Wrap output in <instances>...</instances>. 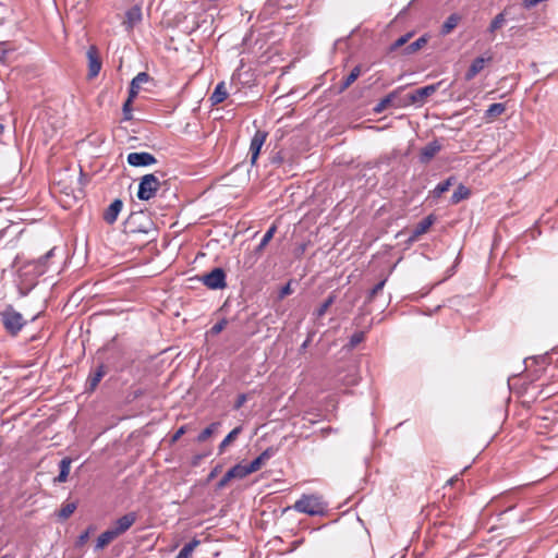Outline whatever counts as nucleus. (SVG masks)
I'll return each instance as SVG.
<instances>
[{"instance_id": "14", "label": "nucleus", "mask_w": 558, "mask_h": 558, "mask_svg": "<svg viewBox=\"0 0 558 558\" xmlns=\"http://www.w3.org/2000/svg\"><path fill=\"white\" fill-rule=\"evenodd\" d=\"M123 203L120 198L114 199L104 213V220L112 225L117 221V218L122 210Z\"/></svg>"}, {"instance_id": "42", "label": "nucleus", "mask_w": 558, "mask_h": 558, "mask_svg": "<svg viewBox=\"0 0 558 558\" xmlns=\"http://www.w3.org/2000/svg\"><path fill=\"white\" fill-rule=\"evenodd\" d=\"M233 480L229 472H227L221 480L217 483V489H222L228 483Z\"/></svg>"}, {"instance_id": "28", "label": "nucleus", "mask_w": 558, "mask_h": 558, "mask_svg": "<svg viewBox=\"0 0 558 558\" xmlns=\"http://www.w3.org/2000/svg\"><path fill=\"white\" fill-rule=\"evenodd\" d=\"M454 180L453 177L448 178L447 180L438 183L435 189L432 191L433 196L435 198L440 197L445 192H447L450 186L452 185V181Z\"/></svg>"}, {"instance_id": "46", "label": "nucleus", "mask_w": 558, "mask_h": 558, "mask_svg": "<svg viewBox=\"0 0 558 558\" xmlns=\"http://www.w3.org/2000/svg\"><path fill=\"white\" fill-rule=\"evenodd\" d=\"M88 537H89V531L87 530V531L83 532V533L78 536L77 542H76V545H77V546H82V545H84V544L87 542Z\"/></svg>"}, {"instance_id": "27", "label": "nucleus", "mask_w": 558, "mask_h": 558, "mask_svg": "<svg viewBox=\"0 0 558 558\" xmlns=\"http://www.w3.org/2000/svg\"><path fill=\"white\" fill-rule=\"evenodd\" d=\"M242 432V427L241 426H238L235 428H233L225 438L219 444L218 446V450H219V453L221 454L225 449L227 448V446H229L234 439H236V437L240 435V433Z\"/></svg>"}, {"instance_id": "13", "label": "nucleus", "mask_w": 558, "mask_h": 558, "mask_svg": "<svg viewBox=\"0 0 558 558\" xmlns=\"http://www.w3.org/2000/svg\"><path fill=\"white\" fill-rule=\"evenodd\" d=\"M441 149L440 143L435 140L429 142L421 149L420 161L422 163H428Z\"/></svg>"}, {"instance_id": "6", "label": "nucleus", "mask_w": 558, "mask_h": 558, "mask_svg": "<svg viewBox=\"0 0 558 558\" xmlns=\"http://www.w3.org/2000/svg\"><path fill=\"white\" fill-rule=\"evenodd\" d=\"M126 160L132 167H147L157 162L155 156L147 151L130 153Z\"/></svg>"}, {"instance_id": "31", "label": "nucleus", "mask_w": 558, "mask_h": 558, "mask_svg": "<svg viewBox=\"0 0 558 558\" xmlns=\"http://www.w3.org/2000/svg\"><path fill=\"white\" fill-rule=\"evenodd\" d=\"M199 545V541L196 538H193L191 542L186 543L180 553L178 554V558H190L193 550Z\"/></svg>"}, {"instance_id": "22", "label": "nucleus", "mask_w": 558, "mask_h": 558, "mask_svg": "<svg viewBox=\"0 0 558 558\" xmlns=\"http://www.w3.org/2000/svg\"><path fill=\"white\" fill-rule=\"evenodd\" d=\"M227 97H228V92L226 89L225 83L220 82L215 87V90L211 94L209 99L211 101V105H218V104H221L222 101H225L227 99Z\"/></svg>"}, {"instance_id": "7", "label": "nucleus", "mask_w": 558, "mask_h": 558, "mask_svg": "<svg viewBox=\"0 0 558 558\" xmlns=\"http://www.w3.org/2000/svg\"><path fill=\"white\" fill-rule=\"evenodd\" d=\"M267 133L264 131H256L254 136L251 140L250 144V155H251V165H255L257 158L259 156L260 149L266 141Z\"/></svg>"}, {"instance_id": "25", "label": "nucleus", "mask_w": 558, "mask_h": 558, "mask_svg": "<svg viewBox=\"0 0 558 558\" xmlns=\"http://www.w3.org/2000/svg\"><path fill=\"white\" fill-rule=\"evenodd\" d=\"M471 195V191L463 184H460L451 195V203L459 204L460 202L468 199Z\"/></svg>"}, {"instance_id": "48", "label": "nucleus", "mask_w": 558, "mask_h": 558, "mask_svg": "<svg viewBox=\"0 0 558 558\" xmlns=\"http://www.w3.org/2000/svg\"><path fill=\"white\" fill-rule=\"evenodd\" d=\"M291 293V288H290V283H287L286 286H283L279 292V298H284L286 295L290 294Z\"/></svg>"}, {"instance_id": "41", "label": "nucleus", "mask_w": 558, "mask_h": 558, "mask_svg": "<svg viewBox=\"0 0 558 558\" xmlns=\"http://www.w3.org/2000/svg\"><path fill=\"white\" fill-rule=\"evenodd\" d=\"M228 325V319L227 318H222L220 319L219 322H217L211 328H210V333L211 335H218L225 328L226 326Z\"/></svg>"}, {"instance_id": "17", "label": "nucleus", "mask_w": 558, "mask_h": 558, "mask_svg": "<svg viewBox=\"0 0 558 558\" xmlns=\"http://www.w3.org/2000/svg\"><path fill=\"white\" fill-rule=\"evenodd\" d=\"M149 75L146 72H140L130 84L129 96L131 98H135L141 89L142 84L147 83L149 81Z\"/></svg>"}, {"instance_id": "43", "label": "nucleus", "mask_w": 558, "mask_h": 558, "mask_svg": "<svg viewBox=\"0 0 558 558\" xmlns=\"http://www.w3.org/2000/svg\"><path fill=\"white\" fill-rule=\"evenodd\" d=\"M186 432V426H181L171 437L170 442L174 444L178 441Z\"/></svg>"}, {"instance_id": "20", "label": "nucleus", "mask_w": 558, "mask_h": 558, "mask_svg": "<svg viewBox=\"0 0 558 558\" xmlns=\"http://www.w3.org/2000/svg\"><path fill=\"white\" fill-rule=\"evenodd\" d=\"M461 16L457 13L450 14L447 20L444 22L440 28V34L442 36L449 35L459 24Z\"/></svg>"}, {"instance_id": "19", "label": "nucleus", "mask_w": 558, "mask_h": 558, "mask_svg": "<svg viewBox=\"0 0 558 558\" xmlns=\"http://www.w3.org/2000/svg\"><path fill=\"white\" fill-rule=\"evenodd\" d=\"M118 538V536L113 533V531L108 527L105 532H102L96 541L95 549L99 550L109 545L112 541Z\"/></svg>"}, {"instance_id": "16", "label": "nucleus", "mask_w": 558, "mask_h": 558, "mask_svg": "<svg viewBox=\"0 0 558 558\" xmlns=\"http://www.w3.org/2000/svg\"><path fill=\"white\" fill-rule=\"evenodd\" d=\"M277 452V449L274 448V447H268L267 449H265L257 458H255L248 465H250V470L254 473L256 471H258L262 465L267 461L269 460L270 458H272Z\"/></svg>"}, {"instance_id": "4", "label": "nucleus", "mask_w": 558, "mask_h": 558, "mask_svg": "<svg viewBox=\"0 0 558 558\" xmlns=\"http://www.w3.org/2000/svg\"><path fill=\"white\" fill-rule=\"evenodd\" d=\"M226 272L222 268H214L208 274H205L201 277V281L211 290H220L226 288Z\"/></svg>"}, {"instance_id": "45", "label": "nucleus", "mask_w": 558, "mask_h": 558, "mask_svg": "<svg viewBox=\"0 0 558 558\" xmlns=\"http://www.w3.org/2000/svg\"><path fill=\"white\" fill-rule=\"evenodd\" d=\"M208 456V453H198V454H195L192 460H191V464L192 466H198L201 461L206 458Z\"/></svg>"}, {"instance_id": "9", "label": "nucleus", "mask_w": 558, "mask_h": 558, "mask_svg": "<svg viewBox=\"0 0 558 558\" xmlns=\"http://www.w3.org/2000/svg\"><path fill=\"white\" fill-rule=\"evenodd\" d=\"M88 59V77H96L101 69V60L98 56V50L96 46H90L86 52Z\"/></svg>"}, {"instance_id": "32", "label": "nucleus", "mask_w": 558, "mask_h": 558, "mask_svg": "<svg viewBox=\"0 0 558 558\" xmlns=\"http://www.w3.org/2000/svg\"><path fill=\"white\" fill-rule=\"evenodd\" d=\"M427 44V38L425 36H421L415 41L408 45L404 49L405 54H412L423 48Z\"/></svg>"}, {"instance_id": "2", "label": "nucleus", "mask_w": 558, "mask_h": 558, "mask_svg": "<svg viewBox=\"0 0 558 558\" xmlns=\"http://www.w3.org/2000/svg\"><path fill=\"white\" fill-rule=\"evenodd\" d=\"M1 320L5 330L13 336L17 335L26 324L23 315L11 305L1 313Z\"/></svg>"}, {"instance_id": "23", "label": "nucleus", "mask_w": 558, "mask_h": 558, "mask_svg": "<svg viewBox=\"0 0 558 558\" xmlns=\"http://www.w3.org/2000/svg\"><path fill=\"white\" fill-rule=\"evenodd\" d=\"M72 460L69 457L63 458L59 463V474L56 478L59 483H64L68 480Z\"/></svg>"}, {"instance_id": "51", "label": "nucleus", "mask_w": 558, "mask_h": 558, "mask_svg": "<svg viewBox=\"0 0 558 558\" xmlns=\"http://www.w3.org/2000/svg\"><path fill=\"white\" fill-rule=\"evenodd\" d=\"M0 558H15V555H13V554H5V555L1 556Z\"/></svg>"}, {"instance_id": "38", "label": "nucleus", "mask_w": 558, "mask_h": 558, "mask_svg": "<svg viewBox=\"0 0 558 558\" xmlns=\"http://www.w3.org/2000/svg\"><path fill=\"white\" fill-rule=\"evenodd\" d=\"M411 36H412V33H408V34L399 37L393 44L390 45L389 51H395L398 48L404 46L409 41Z\"/></svg>"}, {"instance_id": "36", "label": "nucleus", "mask_w": 558, "mask_h": 558, "mask_svg": "<svg viewBox=\"0 0 558 558\" xmlns=\"http://www.w3.org/2000/svg\"><path fill=\"white\" fill-rule=\"evenodd\" d=\"M133 99L134 98H131L130 96L128 97V99L124 101L123 106H122V111H123V120L124 121H130L132 120L133 116H132V102H133Z\"/></svg>"}, {"instance_id": "37", "label": "nucleus", "mask_w": 558, "mask_h": 558, "mask_svg": "<svg viewBox=\"0 0 558 558\" xmlns=\"http://www.w3.org/2000/svg\"><path fill=\"white\" fill-rule=\"evenodd\" d=\"M76 509V505L73 502H69L60 509L58 515L60 519H68Z\"/></svg>"}, {"instance_id": "1", "label": "nucleus", "mask_w": 558, "mask_h": 558, "mask_svg": "<svg viewBox=\"0 0 558 558\" xmlns=\"http://www.w3.org/2000/svg\"><path fill=\"white\" fill-rule=\"evenodd\" d=\"M326 508L327 505L317 495H302L293 505L295 511L308 515H323L326 512Z\"/></svg>"}, {"instance_id": "35", "label": "nucleus", "mask_w": 558, "mask_h": 558, "mask_svg": "<svg viewBox=\"0 0 558 558\" xmlns=\"http://www.w3.org/2000/svg\"><path fill=\"white\" fill-rule=\"evenodd\" d=\"M277 230V227L275 225H272L266 232L265 234L263 235L258 246H257V251L260 252L263 251L267 244L269 243V241L274 238V234Z\"/></svg>"}, {"instance_id": "33", "label": "nucleus", "mask_w": 558, "mask_h": 558, "mask_svg": "<svg viewBox=\"0 0 558 558\" xmlns=\"http://www.w3.org/2000/svg\"><path fill=\"white\" fill-rule=\"evenodd\" d=\"M336 295L331 293L328 295V298L319 305V307L316 310L315 315L317 318L323 317L328 308L335 303Z\"/></svg>"}, {"instance_id": "15", "label": "nucleus", "mask_w": 558, "mask_h": 558, "mask_svg": "<svg viewBox=\"0 0 558 558\" xmlns=\"http://www.w3.org/2000/svg\"><path fill=\"white\" fill-rule=\"evenodd\" d=\"M141 21L142 9L138 5H134L125 12V20L123 21V24L125 25L126 29H132Z\"/></svg>"}, {"instance_id": "47", "label": "nucleus", "mask_w": 558, "mask_h": 558, "mask_svg": "<svg viewBox=\"0 0 558 558\" xmlns=\"http://www.w3.org/2000/svg\"><path fill=\"white\" fill-rule=\"evenodd\" d=\"M542 0H523V7L525 9H531L533 7H535L536 4H538Z\"/></svg>"}, {"instance_id": "50", "label": "nucleus", "mask_w": 558, "mask_h": 558, "mask_svg": "<svg viewBox=\"0 0 558 558\" xmlns=\"http://www.w3.org/2000/svg\"><path fill=\"white\" fill-rule=\"evenodd\" d=\"M310 341H311V339H310V338H307V339L302 343V345H301V350H305V349L307 348V345H308Z\"/></svg>"}, {"instance_id": "3", "label": "nucleus", "mask_w": 558, "mask_h": 558, "mask_svg": "<svg viewBox=\"0 0 558 558\" xmlns=\"http://www.w3.org/2000/svg\"><path fill=\"white\" fill-rule=\"evenodd\" d=\"M160 180L155 173H148L141 178L137 191V197L141 201L153 198L160 187Z\"/></svg>"}, {"instance_id": "8", "label": "nucleus", "mask_w": 558, "mask_h": 558, "mask_svg": "<svg viewBox=\"0 0 558 558\" xmlns=\"http://www.w3.org/2000/svg\"><path fill=\"white\" fill-rule=\"evenodd\" d=\"M54 247L37 259L28 262L24 267H31L34 276H41L47 271V262L53 256Z\"/></svg>"}, {"instance_id": "21", "label": "nucleus", "mask_w": 558, "mask_h": 558, "mask_svg": "<svg viewBox=\"0 0 558 558\" xmlns=\"http://www.w3.org/2000/svg\"><path fill=\"white\" fill-rule=\"evenodd\" d=\"M506 111V105L501 102L492 104L484 113V119L493 121Z\"/></svg>"}, {"instance_id": "52", "label": "nucleus", "mask_w": 558, "mask_h": 558, "mask_svg": "<svg viewBox=\"0 0 558 558\" xmlns=\"http://www.w3.org/2000/svg\"><path fill=\"white\" fill-rule=\"evenodd\" d=\"M7 230L5 229H2L0 230V239L3 238V235L5 234Z\"/></svg>"}, {"instance_id": "34", "label": "nucleus", "mask_w": 558, "mask_h": 558, "mask_svg": "<svg viewBox=\"0 0 558 558\" xmlns=\"http://www.w3.org/2000/svg\"><path fill=\"white\" fill-rule=\"evenodd\" d=\"M396 94L397 92H392L390 94H388L387 96H385L375 107H374V111L376 113H380L383 112L393 100V98L396 97Z\"/></svg>"}, {"instance_id": "10", "label": "nucleus", "mask_w": 558, "mask_h": 558, "mask_svg": "<svg viewBox=\"0 0 558 558\" xmlns=\"http://www.w3.org/2000/svg\"><path fill=\"white\" fill-rule=\"evenodd\" d=\"M440 83L426 85L424 87L415 89L409 95V101L411 104H423L425 98L432 96L439 87Z\"/></svg>"}, {"instance_id": "49", "label": "nucleus", "mask_w": 558, "mask_h": 558, "mask_svg": "<svg viewBox=\"0 0 558 558\" xmlns=\"http://www.w3.org/2000/svg\"><path fill=\"white\" fill-rule=\"evenodd\" d=\"M219 472V466H216L209 474H208V481H211L216 475L217 473Z\"/></svg>"}, {"instance_id": "39", "label": "nucleus", "mask_w": 558, "mask_h": 558, "mask_svg": "<svg viewBox=\"0 0 558 558\" xmlns=\"http://www.w3.org/2000/svg\"><path fill=\"white\" fill-rule=\"evenodd\" d=\"M365 339V332L364 331H356L354 332L349 340V347L351 349L355 348L357 344H360Z\"/></svg>"}, {"instance_id": "29", "label": "nucleus", "mask_w": 558, "mask_h": 558, "mask_svg": "<svg viewBox=\"0 0 558 558\" xmlns=\"http://www.w3.org/2000/svg\"><path fill=\"white\" fill-rule=\"evenodd\" d=\"M507 9L498 13L489 24L488 32L494 33L506 23Z\"/></svg>"}, {"instance_id": "18", "label": "nucleus", "mask_w": 558, "mask_h": 558, "mask_svg": "<svg viewBox=\"0 0 558 558\" xmlns=\"http://www.w3.org/2000/svg\"><path fill=\"white\" fill-rule=\"evenodd\" d=\"M106 375V367L104 364H99L97 368L89 374L86 385L88 390L94 391L102 377Z\"/></svg>"}, {"instance_id": "40", "label": "nucleus", "mask_w": 558, "mask_h": 558, "mask_svg": "<svg viewBox=\"0 0 558 558\" xmlns=\"http://www.w3.org/2000/svg\"><path fill=\"white\" fill-rule=\"evenodd\" d=\"M387 282V277L380 280L377 284L374 286V288L369 291L367 295V300L371 302L375 298V295L383 290Z\"/></svg>"}, {"instance_id": "24", "label": "nucleus", "mask_w": 558, "mask_h": 558, "mask_svg": "<svg viewBox=\"0 0 558 558\" xmlns=\"http://www.w3.org/2000/svg\"><path fill=\"white\" fill-rule=\"evenodd\" d=\"M361 73H362L361 65L354 66L351 70V72L341 82L340 90L343 92L348 87H350L357 80V77L361 75Z\"/></svg>"}, {"instance_id": "44", "label": "nucleus", "mask_w": 558, "mask_h": 558, "mask_svg": "<svg viewBox=\"0 0 558 558\" xmlns=\"http://www.w3.org/2000/svg\"><path fill=\"white\" fill-rule=\"evenodd\" d=\"M246 400H247V397L245 393L239 395L236 398V401L234 403V409L239 410L240 408H242L244 405V403L246 402Z\"/></svg>"}, {"instance_id": "5", "label": "nucleus", "mask_w": 558, "mask_h": 558, "mask_svg": "<svg viewBox=\"0 0 558 558\" xmlns=\"http://www.w3.org/2000/svg\"><path fill=\"white\" fill-rule=\"evenodd\" d=\"M137 518L138 515L135 511L128 512L124 515L118 518L109 527L119 537L136 522Z\"/></svg>"}, {"instance_id": "26", "label": "nucleus", "mask_w": 558, "mask_h": 558, "mask_svg": "<svg viewBox=\"0 0 558 558\" xmlns=\"http://www.w3.org/2000/svg\"><path fill=\"white\" fill-rule=\"evenodd\" d=\"M232 478H239L242 480L246 477L247 475L252 474L253 472L250 470V465H243L241 463L235 464L232 466L229 471Z\"/></svg>"}, {"instance_id": "11", "label": "nucleus", "mask_w": 558, "mask_h": 558, "mask_svg": "<svg viewBox=\"0 0 558 558\" xmlns=\"http://www.w3.org/2000/svg\"><path fill=\"white\" fill-rule=\"evenodd\" d=\"M492 59H493L492 56L475 58L472 61L468 71L465 72V75H464L465 81L473 80L484 69L485 64L487 62L492 61Z\"/></svg>"}, {"instance_id": "12", "label": "nucleus", "mask_w": 558, "mask_h": 558, "mask_svg": "<svg viewBox=\"0 0 558 558\" xmlns=\"http://www.w3.org/2000/svg\"><path fill=\"white\" fill-rule=\"evenodd\" d=\"M435 218L433 215H428L424 219H422L418 223H416L411 232L409 238V242L416 241L422 234L426 233L428 229L434 223Z\"/></svg>"}, {"instance_id": "30", "label": "nucleus", "mask_w": 558, "mask_h": 558, "mask_svg": "<svg viewBox=\"0 0 558 558\" xmlns=\"http://www.w3.org/2000/svg\"><path fill=\"white\" fill-rule=\"evenodd\" d=\"M219 426H220V422L211 423L210 425H208L205 429H203L198 434L196 440L198 442H204L205 440H207L218 429Z\"/></svg>"}]
</instances>
